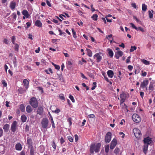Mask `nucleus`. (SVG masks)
<instances>
[{
	"label": "nucleus",
	"mask_w": 155,
	"mask_h": 155,
	"mask_svg": "<svg viewBox=\"0 0 155 155\" xmlns=\"http://www.w3.org/2000/svg\"><path fill=\"white\" fill-rule=\"evenodd\" d=\"M18 92L20 94H23L25 91V90H23L22 88H20L18 90Z\"/></svg>",
	"instance_id": "a19ab883"
},
{
	"label": "nucleus",
	"mask_w": 155,
	"mask_h": 155,
	"mask_svg": "<svg viewBox=\"0 0 155 155\" xmlns=\"http://www.w3.org/2000/svg\"><path fill=\"white\" fill-rule=\"evenodd\" d=\"M48 114H49V115L50 117L51 120V124H52V128H55V126L54 123V120H53V118L51 115V114H50V113L49 112V113Z\"/></svg>",
	"instance_id": "4be33fe9"
},
{
	"label": "nucleus",
	"mask_w": 155,
	"mask_h": 155,
	"mask_svg": "<svg viewBox=\"0 0 155 155\" xmlns=\"http://www.w3.org/2000/svg\"><path fill=\"white\" fill-rule=\"evenodd\" d=\"M17 123L16 121H14L11 126V130L13 132H15L16 130Z\"/></svg>",
	"instance_id": "9d476101"
},
{
	"label": "nucleus",
	"mask_w": 155,
	"mask_h": 155,
	"mask_svg": "<svg viewBox=\"0 0 155 155\" xmlns=\"http://www.w3.org/2000/svg\"><path fill=\"white\" fill-rule=\"evenodd\" d=\"M69 98L72 101V102H73V103L74 102L75 100H74V98L73 96L70 95L69 96Z\"/></svg>",
	"instance_id": "de8ad7c7"
},
{
	"label": "nucleus",
	"mask_w": 155,
	"mask_h": 155,
	"mask_svg": "<svg viewBox=\"0 0 155 155\" xmlns=\"http://www.w3.org/2000/svg\"><path fill=\"white\" fill-rule=\"evenodd\" d=\"M43 111V109L42 107H39L37 110V114L41 115Z\"/></svg>",
	"instance_id": "dca6fc26"
},
{
	"label": "nucleus",
	"mask_w": 155,
	"mask_h": 155,
	"mask_svg": "<svg viewBox=\"0 0 155 155\" xmlns=\"http://www.w3.org/2000/svg\"><path fill=\"white\" fill-rule=\"evenodd\" d=\"M101 146V144L98 143L96 144H92L90 146V151L91 153H93L94 151L98 152L99 151Z\"/></svg>",
	"instance_id": "f257e3e1"
},
{
	"label": "nucleus",
	"mask_w": 155,
	"mask_h": 155,
	"mask_svg": "<svg viewBox=\"0 0 155 155\" xmlns=\"http://www.w3.org/2000/svg\"><path fill=\"white\" fill-rule=\"evenodd\" d=\"M149 81L147 80H145L142 82L140 85V87L143 88L146 87L148 84Z\"/></svg>",
	"instance_id": "f8f14e48"
},
{
	"label": "nucleus",
	"mask_w": 155,
	"mask_h": 155,
	"mask_svg": "<svg viewBox=\"0 0 155 155\" xmlns=\"http://www.w3.org/2000/svg\"><path fill=\"white\" fill-rule=\"evenodd\" d=\"M3 134V131L2 129L0 127V137H2Z\"/></svg>",
	"instance_id": "4d7b16f0"
},
{
	"label": "nucleus",
	"mask_w": 155,
	"mask_h": 155,
	"mask_svg": "<svg viewBox=\"0 0 155 155\" xmlns=\"http://www.w3.org/2000/svg\"><path fill=\"white\" fill-rule=\"evenodd\" d=\"M35 25L39 27H42V24L40 20H38L36 21L35 23Z\"/></svg>",
	"instance_id": "b1692460"
},
{
	"label": "nucleus",
	"mask_w": 155,
	"mask_h": 155,
	"mask_svg": "<svg viewBox=\"0 0 155 155\" xmlns=\"http://www.w3.org/2000/svg\"><path fill=\"white\" fill-rule=\"evenodd\" d=\"M137 49V47L135 46H131V48L130 50V52H133L134 51V50H136Z\"/></svg>",
	"instance_id": "f704fd0d"
},
{
	"label": "nucleus",
	"mask_w": 155,
	"mask_h": 155,
	"mask_svg": "<svg viewBox=\"0 0 155 155\" xmlns=\"http://www.w3.org/2000/svg\"><path fill=\"white\" fill-rule=\"evenodd\" d=\"M112 134L110 132H108L106 134L105 137V142L107 143H109L111 139Z\"/></svg>",
	"instance_id": "423d86ee"
},
{
	"label": "nucleus",
	"mask_w": 155,
	"mask_h": 155,
	"mask_svg": "<svg viewBox=\"0 0 155 155\" xmlns=\"http://www.w3.org/2000/svg\"><path fill=\"white\" fill-rule=\"evenodd\" d=\"M142 61L144 64L146 65H149L150 64L149 61L144 59H143Z\"/></svg>",
	"instance_id": "58836bf2"
},
{
	"label": "nucleus",
	"mask_w": 155,
	"mask_h": 155,
	"mask_svg": "<svg viewBox=\"0 0 155 155\" xmlns=\"http://www.w3.org/2000/svg\"><path fill=\"white\" fill-rule=\"evenodd\" d=\"M9 128V125L8 124H6L3 126V129L5 132H8V131Z\"/></svg>",
	"instance_id": "f3484780"
},
{
	"label": "nucleus",
	"mask_w": 155,
	"mask_h": 155,
	"mask_svg": "<svg viewBox=\"0 0 155 155\" xmlns=\"http://www.w3.org/2000/svg\"><path fill=\"white\" fill-rule=\"evenodd\" d=\"M48 123L49 121L48 119L43 118L41 122L42 127L44 129H46L48 126Z\"/></svg>",
	"instance_id": "7ed1b4c3"
},
{
	"label": "nucleus",
	"mask_w": 155,
	"mask_h": 155,
	"mask_svg": "<svg viewBox=\"0 0 155 155\" xmlns=\"http://www.w3.org/2000/svg\"><path fill=\"white\" fill-rule=\"evenodd\" d=\"M15 148L17 150H21L22 149L21 145L19 143H18L16 144Z\"/></svg>",
	"instance_id": "5701e85b"
},
{
	"label": "nucleus",
	"mask_w": 155,
	"mask_h": 155,
	"mask_svg": "<svg viewBox=\"0 0 155 155\" xmlns=\"http://www.w3.org/2000/svg\"><path fill=\"white\" fill-rule=\"evenodd\" d=\"M72 119L71 117H69L67 120L68 121L69 123V125L70 126L71 125L72 123L71 122Z\"/></svg>",
	"instance_id": "09e8293b"
},
{
	"label": "nucleus",
	"mask_w": 155,
	"mask_h": 155,
	"mask_svg": "<svg viewBox=\"0 0 155 155\" xmlns=\"http://www.w3.org/2000/svg\"><path fill=\"white\" fill-rule=\"evenodd\" d=\"M137 30H139L142 32H144L145 31L144 29L141 27H137Z\"/></svg>",
	"instance_id": "864d4df0"
},
{
	"label": "nucleus",
	"mask_w": 155,
	"mask_h": 155,
	"mask_svg": "<svg viewBox=\"0 0 155 155\" xmlns=\"http://www.w3.org/2000/svg\"><path fill=\"white\" fill-rule=\"evenodd\" d=\"M127 68L130 71H131L133 69V66L131 65H129L127 66Z\"/></svg>",
	"instance_id": "680f3d73"
},
{
	"label": "nucleus",
	"mask_w": 155,
	"mask_h": 155,
	"mask_svg": "<svg viewBox=\"0 0 155 155\" xmlns=\"http://www.w3.org/2000/svg\"><path fill=\"white\" fill-rule=\"evenodd\" d=\"M32 139L28 137L27 140V143L28 145V147H31L32 146Z\"/></svg>",
	"instance_id": "a211bd4d"
},
{
	"label": "nucleus",
	"mask_w": 155,
	"mask_h": 155,
	"mask_svg": "<svg viewBox=\"0 0 155 155\" xmlns=\"http://www.w3.org/2000/svg\"><path fill=\"white\" fill-rule=\"evenodd\" d=\"M21 119L23 122H26L27 120V117L25 115H22L21 117Z\"/></svg>",
	"instance_id": "cd10ccee"
},
{
	"label": "nucleus",
	"mask_w": 155,
	"mask_h": 155,
	"mask_svg": "<svg viewBox=\"0 0 155 155\" xmlns=\"http://www.w3.org/2000/svg\"><path fill=\"white\" fill-rule=\"evenodd\" d=\"M12 42L13 44H15V36H13L12 38Z\"/></svg>",
	"instance_id": "49530a36"
},
{
	"label": "nucleus",
	"mask_w": 155,
	"mask_h": 155,
	"mask_svg": "<svg viewBox=\"0 0 155 155\" xmlns=\"http://www.w3.org/2000/svg\"><path fill=\"white\" fill-rule=\"evenodd\" d=\"M104 79L107 82H109L110 84L111 85L112 84V83L111 81H110L108 78L106 76H104Z\"/></svg>",
	"instance_id": "79ce46f5"
},
{
	"label": "nucleus",
	"mask_w": 155,
	"mask_h": 155,
	"mask_svg": "<svg viewBox=\"0 0 155 155\" xmlns=\"http://www.w3.org/2000/svg\"><path fill=\"white\" fill-rule=\"evenodd\" d=\"M30 105L34 108H37L38 106V101L35 97H32L30 99L29 101Z\"/></svg>",
	"instance_id": "f03ea898"
},
{
	"label": "nucleus",
	"mask_w": 155,
	"mask_h": 155,
	"mask_svg": "<svg viewBox=\"0 0 155 155\" xmlns=\"http://www.w3.org/2000/svg\"><path fill=\"white\" fill-rule=\"evenodd\" d=\"M117 139L115 138L113 139L110 143V149L111 150L113 149L117 145Z\"/></svg>",
	"instance_id": "6e6552de"
},
{
	"label": "nucleus",
	"mask_w": 155,
	"mask_h": 155,
	"mask_svg": "<svg viewBox=\"0 0 155 155\" xmlns=\"http://www.w3.org/2000/svg\"><path fill=\"white\" fill-rule=\"evenodd\" d=\"M34 150L33 148V147L31 146V147L30 149V155H34Z\"/></svg>",
	"instance_id": "ea45409f"
},
{
	"label": "nucleus",
	"mask_w": 155,
	"mask_h": 155,
	"mask_svg": "<svg viewBox=\"0 0 155 155\" xmlns=\"http://www.w3.org/2000/svg\"><path fill=\"white\" fill-rule=\"evenodd\" d=\"M46 2L48 6L50 7H51V4L50 3V2L49 1L47 0L46 1Z\"/></svg>",
	"instance_id": "13d9d810"
},
{
	"label": "nucleus",
	"mask_w": 155,
	"mask_h": 155,
	"mask_svg": "<svg viewBox=\"0 0 155 155\" xmlns=\"http://www.w3.org/2000/svg\"><path fill=\"white\" fill-rule=\"evenodd\" d=\"M98 15L97 14H94L91 17V18L94 21H97V19Z\"/></svg>",
	"instance_id": "473e14b6"
},
{
	"label": "nucleus",
	"mask_w": 155,
	"mask_h": 155,
	"mask_svg": "<svg viewBox=\"0 0 155 155\" xmlns=\"http://www.w3.org/2000/svg\"><path fill=\"white\" fill-rule=\"evenodd\" d=\"M132 118L135 122L138 123L141 121V118L139 115L136 114H134L132 116Z\"/></svg>",
	"instance_id": "20e7f679"
},
{
	"label": "nucleus",
	"mask_w": 155,
	"mask_h": 155,
	"mask_svg": "<svg viewBox=\"0 0 155 155\" xmlns=\"http://www.w3.org/2000/svg\"><path fill=\"white\" fill-rule=\"evenodd\" d=\"M148 145L145 144L144 145L143 148V152L146 154L147 153V150L148 148Z\"/></svg>",
	"instance_id": "a878e982"
},
{
	"label": "nucleus",
	"mask_w": 155,
	"mask_h": 155,
	"mask_svg": "<svg viewBox=\"0 0 155 155\" xmlns=\"http://www.w3.org/2000/svg\"><path fill=\"white\" fill-rule=\"evenodd\" d=\"M120 150L119 148L117 147L114 150V153L116 154H117L119 153Z\"/></svg>",
	"instance_id": "72a5a7b5"
},
{
	"label": "nucleus",
	"mask_w": 155,
	"mask_h": 155,
	"mask_svg": "<svg viewBox=\"0 0 155 155\" xmlns=\"http://www.w3.org/2000/svg\"><path fill=\"white\" fill-rule=\"evenodd\" d=\"M120 97L121 99L120 100V103H122L124 102L127 97L126 94L124 92L121 94L120 95Z\"/></svg>",
	"instance_id": "9b49d317"
},
{
	"label": "nucleus",
	"mask_w": 155,
	"mask_h": 155,
	"mask_svg": "<svg viewBox=\"0 0 155 155\" xmlns=\"http://www.w3.org/2000/svg\"><path fill=\"white\" fill-rule=\"evenodd\" d=\"M16 3L15 2L12 1L10 4V8L12 10H13L15 8Z\"/></svg>",
	"instance_id": "4468645a"
},
{
	"label": "nucleus",
	"mask_w": 155,
	"mask_h": 155,
	"mask_svg": "<svg viewBox=\"0 0 155 155\" xmlns=\"http://www.w3.org/2000/svg\"><path fill=\"white\" fill-rule=\"evenodd\" d=\"M143 142L144 144L149 145L153 143V141L151 138L147 137L144 139Z\"/></svg>",
	"instance_id": "0eeeda50"
},
{
	"label": "nucleus",
	"mask_w": 155,
	"mask_h": 155,
	"mask_svg": "<svg viewBox=\"0 0 155 155\" xmlns=\"http://www.w3.org/2000/svg\"><path fill=\"white\" fill-rule=\"evenodd\" d=\"M96 84H97V83L95 82H93V84L94 85L91 88V89L92 90H94L95 89V88H96V87L97 86Z\"/></svg>",
	"instance_id": "a18cd8bd"
},
{
	"label": "nucleus",
	"mask_w": 155,
	"mask_h": 155,
	"mask_svg": "<svg viewBox=\"0 0 155 155\" xmlns=\"http://www.w3.org/2000/svg\"><path fill=\"white\" fill-rule=\"evenodd\" d=\"M109 145H106L105 146V151L106 153H107L109 151Z\"/></svg>",
	"instance_id": "e433bc0d"
},
{
	"label": "nucleus",
	"mask_w": 155,
	"mask_h": 155,
	"mask_svg": "<svg viewBox=\"0 0 155 155\" xmlns=\"http://www.w3.org/2000/svg\"><path fill=\"white\" fill-rule=\"evenodd\" d=\"M87 51L88 56L90 57H91L92 55V51L89 49H87Z\"/></svg>",
	"instance_id": "c85d7f7f"
},
{
	"label": "nucleus",
	"mask_w": 155,
	"mask_h": 155,
	"mask_svg": "<svg viewBox=\"0 0 155 155\" xmlns=\"http://www.w3.org/2000/svg\"><path fill=\"white\" fill-rule=\"evenodd\" d=\"M19 108L21 112H24L25 110V107L23 104L20 105Z\"/></svg>",
	"instance_id": "2f4dec72"
},
{
	"label": "nucleus",
	"mask_w": 155,
	"mask_h": 155,
	"mask_svg": "<svg viewBox=\"0 0 155 155\" xmlns=\"http://www.w3.org/2000/svg\"><path fill=\"white\" fill-rule=\"evenodd\" d=\"M73 35V37L74 38H76L77 36L76 35V33L75 31L74 30L73 28L71 29Z\"/></svg>",
	"instance_id": "c9c22d12"
},
{
	"label": "nucleus",
	"mask_w": 155,
	"mask_h": 155,
	"mask_svg": "<svg viewBox=\"0 0 155 155\" xmlns=\"http://www.w3.org/2000/svg\"><path fill=\"white\" fill-rule=\"evenodd\" d=\"M23 83L25 86V87L26 89H27L28 87L29 81L26 79H25L23 81Z\"/></svg>",
	"instance_id": "393cba45"
},
{
	"label": "nucleus",
	"mask_w": 155,
	"mask_h": 155,
	"mask_svg": "<svg viewBox=\"0 0 155 155\" xmlns=\"http://www.w3.org/2000/svg\"><path fill=\"white\" fill-rule=\"evenodd\" d=\"M65 141L64 140V138H63V137H61L60 139V143L61 144H62Z\"/></svg>",
	"instance_id": "774afa93"
},
{
	"label": "nucleus",
	"mask_w": 155,
	"mask_h": 155,
	"mask_svg": "<svg viewBox=\"0 0 155 155\" xmlns=\"http://www.w3.org/2000/svg\"><path fill=\"white\" fill-rule=\"evenodd\" d=\"M82 85L84 87H85L86 88V90L87 91L88 90H89V87L88 86H87L86 84L84 83H82Z\"/></svg>",
	"instance_id": "6e6d98bb"
},
{
	"label": "nucleus",
	"mask_w": 155,
	"mask_h": 155,
	"mask_svg": "<svg viewBox=\"0 0 155 155\" xmlns=\"http://www.w3.org/2000/svg\"><path fill=\"white\" fill-rule=\"evenodd\" d=\"M61 111V110L58 108H56V109L54 110H52V112L54 113H55L58 114Z\"/></svg>",
	"instance_id": "c03bdc74"
},
{
	"label": "nucleus",
	"mask_w": 155,
	"mask_h": 155,
	"mask_svg": "<svg viewBox=\"0 0 155 155\" xmlns=\"http://www.w3.org/2000/svg\"><path fill=\"white\" fill-rule=\"evenodd\" d=\"M149 17L150 18H152L153 17V13L151 12L150 11H148Z\"/></svg>",
	"instance_id": "8fccbe9b"
},
{
	"label": "nucleus",
	"mask_w": 155,
	"mask_h": 155,
	"mask_svg": "<svg viewBox=\"0 0 155 155\" xmlns=\"http://www.w3.org/2000/svg\"><path fill=\"white\" fill-rule=\"evenodd\" d=\"M58 31H59V33H60V34H59V35H63V34H65V33L64 32H62L61 30H60V29H59L58 30Z\"/></svg>",
	"instance_id": "69168bd1"
},
{
	"label": "nucleus",
	"mask_w": 155,
	"mask_h": 155,
	"mask_svg": "<svg viewBox=\"0 0 155 155\" xmlns=\"http://www.w3.org/2000/svg\"><path fill=\"white\" fill-rule=\"evenodd\" d=\"M29 126L28 125H26L25 128V130L26 131H29Z\"/></svg>",
	"instance_id": "338daca9"
},
{
	"label": "nucleus",
	"mask_w": 155,
	"mask_h": 155,
	"mask_svg": "<svg viewBox=\"0 0 155 155\" xmlns=\"http://www.w3.org/2000/svg\"><path fill=\"white\" fill-rule=\"evenodd\" d=\"M2 84L4 87H6L7 86V84L5 80H2Z\"/></svg>",
	"instance_id": "37998d69"
},
{
	"label": "nucleus",
	"mask_w": 155,
	"mask_h": 155,
	"mask_svg": "<svg viewBox=\"0 0 155 155\" xmlns=\"http://www.w3.org/2000/svg\"><path fill=\"white\" fill-rule=\"evenodd\" d=\"M12 16L13 17V18L14 19H16V18L17 16L15 12H14L12 13Z\"/></svg>",
	"instance_id": "bf43d9fd"
},
{
	"label": "nucleus",
	"mask_w": 155,
	"mask_h": 155,
	"mask_svg": "<svg viewBox=\"0 0 155 155\" xmlns=\"http://www.w3.org/2000/svg\"><path fill=\"white\" fill-rule=\"evenodd\" d=\"M52 146L53 148L55 150L56 149V146L54 140L53 141Z\"/></svg>",
	"instance_id": "5fc2aeb1"
},
{
	"label": "nucleus",
	"mask_w": 155,
	"mask_h": 155,
	"mask_svg": "<svg viewBox=\"0 0 155 155\" xmlns=\"http://www.w3.org/2000/svg\"><path fill=\"white\" fill-rule=\"evenodd\" d=\"M68 66L69 67H71L72 65V63L71 61H69L67 63Z\"/></svg>",
	"instance_id": "e2e57ef3"
},
{
	"label": "nucleus",
	"mask_w": 155,
	"mask_h": 155,
	"mask_svg": "<svg viewBox=\"0 0 155 155\" xmlns=\"http://www.w3.org/2000/svg\"><path fill=\"white\" fill-rule=\"evenodd\" d=\"M88 117L90 118H92L95 117V115L93 114H89L88 115Z\"/></svg>",
	"instance_id": "052dcab7"
},
{
	"label": "nucleus",
	"mask_w": 155,
	"mask_h": 155,
	"mask_svg": "<svg viewBox=\"0 0 155 155\" xmlns=\"http://www.w3.org/2000/svg\"><path fill=\"white\" fill-rule=\"evenodd\" d=\"M135 137L137 138H139L141 136L140 131L137 128H135L133 130Z\"/></svg>",
	"instance_id": "39448f33"
},
{
	"label": "nucleus",
	"mask_w": 155,
	"mask_h": 155,
	"mask_svg": "<svg viewBox=\"0 0 155 155\" xmlns=\"http://www.w3.org/2000/svg\"><path fill=\"white\" fill-rule=\"evenodd\" d=\"M22 13V15L26 18H28L30 16V15L29 14L28 11L26 10H23Z\"/></svg>",
	"instance_id": "2eb2a0df"
},
{
	"label": "nucleus",
	"mask_w": 155,
	"mask_h": 155,
	"mask_svg": "<svg viewBox=\"0 0 155 155\" xmlns=\"http://www.w3.org/2000/svg\"><path fill=\"white\" fill-rule=\"evenodd\" d=\"M123 55V52L121 51H117L115 54V57L117 59H118L120 57H121Z\"/></svg>",
	"instance_id": "ddd939ff"
},
{
	"label": "nucleus",
	"mask_w": 155,
	"mask_h": 155,
	"mask_svg": "<svg viewBox=\"0 0 155 155\" xmlns=\"http://www.w3.org/2000/svg\"><path fill=\"white\" fill-rule=\"evenodd\" d=\"M25 69L26 70H28V71H31L32 69L31 67L28 66L27 65L24 67Z\"/></svg>",
	"instance_id": "4c0bfd02"
},
{
	"label": "nucleus",
	"mask_w": 155,
	"mask_h": 155,
	"mask_svg": "<svg viewBox=\"0 0 155 155\" xmlns=\"http://www.w3.org/2000/svg\"><path fill=\"white\" fill-rule=\"evenodd\" d=\"M14 45H15L14 46V49L15 51H17V52H18L19 47V45L17 43L15 44Z\"/></svg>",
	"instance_id": "7c9ffc66"
},
{
	"label": "nucleus",
	"mask_w": 155,
	"mask_h": 155,
	"mask_svg": "<svg viewBox=\"0 0 155 155\" xmlns=\"http://www.w3.org/2000/svg\"><path fill=\"white\" fill-rule=\"evenodd\" d=\"M32 110L31 106L29 105H28L26 107V112L28 113H30L32 112Z\"/></svg>",
	"instance_id": "bb28decb"
},
{
	"label": "nucleus",
	"mask_w": 155,
	"mask_h": 155,
	"mask_svg": "<svg viewBox=\"0 0 155 155\" xmlns=\"http://www.w3.org/2000/svg\"><path fill=\"white\" fill-rule=\"evenodd\" d=\"M107 51L108 52V54L109 56L111 58L113 56L114 53L112 50L110 48L107 49Z\"/></svg>",
	"instance_id": "aec40b11"
},
{
	"label": "nucleus",
	"mask_w": 155,
	"mask_h": 155,
	"mask_svg": "<svg viewBox=\"0 0 155 155\" xmlns=\"http://www.w3.org/2000/svg\"><path fill=\"white\" fill-rule=\"evenodd\" d=\"M130 25H131L133 28L137 30V27H136L133 23H130Z\"/></svg>",
	"instance_id": "3c124183"
},
{
	"label": "nucleus",
	"mask_w": 155,
	"mask_h": 155,
	"mask_svg": "<svg viewBox=\"0 0 155 155\" xmlns=\"http://www.w3.org/2000/svg\"><path fill=\"white\" fill-rule=\"evenodd\" d=\"M75 139L76 142H77L78 139V135L76 134L74 135Z\"/></svg>",
	"instance_id": "0e129e2a"
},
{
	"label": "nucleus",
	"mask_w": 155,
	"mask_h": 155,
	"mask_svg": "<svg viewBox=\"0 0 155 155\" xmlns=\"http://www.w3.org/2000/svg\"><path fill=\"white\" fill-rule=\"evenodd\" d=\"M142 10L144 12H145L147 9V6L144 4H143L142 7Z\"/></svg>",
	"instance_id": "c756f323"
},
{
	"label": "nucleus",
	"mask_w": 155,
	"mask_h": 155,
	"mask_svg": "<svg viewBox=\"0 0 155 155\" xmlns=\"http://www.w3.org/2000/svg\"><path fill=\"white\" fill-rule=\"evenodd\" d=\"M100 54H102V53H96L93 56L94 58H96V62L97 63L100 62L102 59V57L100 55Z\"/></svg>",
	"instance_id": "1a4fd4ad"
},
{
	"label": "nucleus",
	"mask_w": 155,
	"mask_h": 155,
	"mask_svg": "<svg viewBox=\"0 0 155 155\" xmlns=\"http://www.w3.org/2000/svg\"><path fill=\"white\" fill-rule=\"evenodd\" d=\"M149 90L150 91V92L152 91L154 89L153 87V83L152 82H150L149 86Z\"/></svg>",
	"instance_id": "412c9836"
},
{
	"label": "nucleus",
	"mask_w": 155,
	"mask_h": 155,
	"mask_svg": "<svg viewBox=\"0 0 155 155\" xmlns=\"http://www.w3.org/2000/svg\"><path fill=\"white\" fill-rule=\"evenodd\" d=\"M68 139L71 142H73V137L70 136H68Z\"/></svg>",
	"instance_id": "603ef678"
},
{
	"label": "nucleus",
	"mask_w": 155,
	"mask_h": 155,
	"mask_svg": "<svg viewBox=\"0 0 155 155\" xmlns=\"http://www.w3.org/2000/svg\"><path fill=\"white\" fill-rule=\"evenodd\" d=\"M108 76L110 78H112L114 75L113 71L111 70H109L107 72Z\"/></svg>",
	"instance_id": "6ab92c4d"
}]
</instances>
